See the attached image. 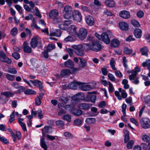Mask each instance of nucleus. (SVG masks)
<instances>
[{
    "mask_svg": "<svg viewBox=\"0 0 150 150\" xmlns=\"http://www.w3.org/2000/svg\"><path fill=\"white\" fill-rule=\"evenodd\" d=\"M96 121V119L94 118H87L86 120V122L89 125L94 123Z\"/></svg>",
    "mask_w": 150,
    "mask_h": 150,
    "instance_id": "obj_30",
    "label": "nucleus"
},
{
    "mask_svg": "<svg viewBox=\"0 0 150 150\" xmlns=\"http://www.w3.org/2000/svg\"><path fill=\"white\" fill-rule=\"evenodd\" d=\"M134 34L137 38H140L142 35V31L139 28H136L134 30Z\"/></svg>",
    "mask_w": 150,
    "mask_h": 150,
    "instance_id": "obj_24",
    "label": "nucleus"
},
{
    "mask_svg": "<svg viewBox=\"0 0 150 150\" xmlns=\"http://www.w3.org/2000/svg\"><path fill=\"white\" fill-rule=\"evenodd\" d=\"M104 3L108 7H113L115 6V3L113 0H103Z\"/></svg>",
    "mask_w": 150,
    "mask_h": 150,
    "instance_id": "obj_21",
    "label": "nucleus"
},
{
    "mask_svg": "<svg viewBox=\"0 0 150 150\" xmlns=\"http://www.w3.org/2000/svg\"><path fill=\"white\" fill-rule=\"evenodd\" d=\"M8 72L13 74H15L17 73V71L14 68H9L8 70Z\"/></svg>",
    "mask_w": 150,
    "mask_h": 150,
    "instance_id": "obj_50",
    "label": "nucleus"
},
{
    "mask_svg": "<svg viewBox=\"0 0 150 150\" xmlns=\"http://www.w3.org/2000/svg\"><path fill=\"white\" fill-rule=\"evenodd\" d=\"M13 57L16 59H18L20 57L19 54L17 52H15L12 54Z\"/></svg>",
    "mask_w": 150,
    "mask_h": 150,
    "instance_id": "obj_59",
    "label": "nucleus"
},
{
    "mask_svg": "<svg viewBox=\"0 0 150 150\" xmlns=\"http://www.w3.org/2000/svg\"><path fill=\"white\" fill-rule=\"evenodd\" d=\"M85 21L87 24L90 26H92L94 24V18L90 16H86Z\"/></svg>",
    "mask_w": 150,
    "mask_h": 150,
    "instance_id": "obj_14",
    "label": "nucleus"
},
{
    "mask_svg": "<svg viewBox=\"0 0 150 150\" xmlns=\"http://www.w3.org/2000/svg\"><path fill=\"white\" fill-rule=\"evenodd\" d=\"M142 139L144 142H148L150 141V137L146 134H144L142 137Z\"/></svg>",
    "mask_w": 150,
    "mask_h": 150,
    "instance_id": "obj_37",
    "label": "nucleus"
},
{
    "mask_svg": "<svg viewBox=\"0 0 150 150\" xmlns=\"http://www.w3.org/2000/svg\"><path fill=\"white\" fill-rule=\"evenodd\" d=\"M64 65L65 67L71 68L74 66V63L72 60H68L65 62Z\"/></svg>",
    "mask_w": 150,
    "mask_h": 150,
    "instance_id": "obj_22",
    "label": "nucleus"
},
{
    "mask_svg": "<svg viewBox=\"0 0 150 150\" xmlns=\"http://www.w3.org/2000/svg\"><path fill=\"white\" fill-rule=\"evenodd\" d=\"M30 61L31 62V64L35 68H36L38 67V62L35 59L32 58L30 60Z\"/></svg>",
    "mask_w": 150,
    "mask_h": 150,
    "instance_id": "obj_28",
    "label": "nucleus"
},
{
    "mask_svg": "<svg viewBox=\"0 0 150 150\" xmlns=\"http://www.w3.org/2000/svg\"><path fill=\"white\" fill-rule=\"evenodd\" d=\"M15 111H13L12 113L10 115V118L9 119V121L11 123L14 120Z\"/></svg>",
    "mask_w": 150,
    "mask_h": 150,
    "instance_id": "obj_48",
    "label": "nucleus"
},
{
    "mask_svg": "<svg viewBox=\"0 0 150 150\" xmlns=\"http://www.w3.org/2000/svg\"><path fill=\"white\" fill-rule=\"evenodd\" d=\"M18 32V30L17 28L14 27L11 30V34L13 36H14L16 35Z\"/></svg>",
    "mask_w": 150,
    "mask_h": 150,
    "instance_id": "obj_39",
    "label": "nucleus"
},
{
    "mask_svg": "<svg viewBox=\"0 0 150 150\" xmlns=\"http://www.w3.org/2000/svg\"><path fill=\"white\" fill-rule=\"evenodd\" d=\"M109 35H110V37H111L112 36V33L110 32H108L107 33L105 32L101 34L100 40L104 42L107 44H109L110 42Z\"/></svg>",
    "mask_w": 150,
    "mask_h": 150,
    "instance_id": "obj_7",
    "label": "nucleus"
},
{
    "mask_svg": "<svg viewBox=\"0 0 150 150\" xmlns=\"http://www.w3.org/2000/svg\"><path fill=\"white\" fill-rule=\"evenodd\" d=\"M87 31L84 28H81L79 31L78 36L81 40L84 39L86 37L87 34Z\"/></svg>",
    "mask_w": 150,
    "mask_h": 150,
    "instance_id": "obj_10",
    "label": "nucleus"
},
{
    "mask_svg": "<svg viewBox=\"0 0 150 150\" xmlns=\"http://www.w3.org/2000/svg\"><path fill=\"white\" fill-rule=\"evenodd\" d=\"M71 73L70 70L65 69L62 70L60 72L61 76L62 77H64L67 75H69Z\"/></svg>",
    "mask_w": 150,
    "mask_h": 150,
    "instance_id": "obj_27",
    "label": "nucleus"
},
{
    "mask_svg": "<svg viewBox=\"0 0 150 150\" xmlns=\"http://www.w3.org/2000/svg\"><path fill=\"white\" fill-rule=\"evenodd\" d=\"M55 46L53 45H50L47 46V50L49 52H50L51 50L54 49Z\"/></svg>",
    "mask_w": 150,
    "mask_h": 150,
    "instance_id": "obj_45",
    "label": "nucleus"
},
{
    "mask_svg": "<svg viewBox=\"0 0 150 150\" xmlns=\"http://www.w3.org/2000/svg\"><path fill=\"white\" fill-rule=\"evenodd\" d=\"M40 144L41 147L45 150H47V146L45 140V138L42 137L40 138Z\"/></svg>",
    "mask_w": 150,
    "mask_h": 150,
    "instance_id": "obj_26",
    "label": "nucleus"
},
{
    "mask_svg": "<svg viewBox=\"0 0 150 150\" xmlns=\"http://www.w3.org/2000/svg\"><path fill=\"white\" fill-rule=\"evenodd\" d=\"M109 84V92L110 93L112 92L115 90L114 88L113 87V85L112 84L110 81L108 82Z\"/></svg>",
    "mask_w": 150,
    "mask_h": 150,
    "instance_id": "obj_41",
    "label": "nucleus"
},
{
    "mask_svg": "<svg viewBox=\"0 0 150 150\" xmlns=\"http://www.w3.org/2000/svg\"><path fill=\"white\" fill-rule=\"evenodd\" d=\"M59 26L61 29L63 30H66L68 28L66 26L64 23L59 25Z\"/></svg>",
    "mask_w": 150,
    "mask_h": 150,
    "instance_id": "obj_57",
    "label": "nucleus"
},
{
    "mask_svg": "<svg viewBox=\"0 0 150 150\" xmlns=\"http://www.w3.org/2000/svg\"><path fill=\"white\" fill-rule=\"evenodd\" d=\"M119 15L121 18L126 19L129 18L130 17L129 12L125 10L120 11L119 13Z\"/></svg>",
    "mask_w": 150,
    "mask_h": 150,
    "instance_id": "obj_13",
    "label": "nucleus"
},
{
    "mask_svg": "<svg viewBox=\"0 0 150 150\" xmlns=\"http://www.w3.org/2000/svg\"><path fill=\"white\" fill-rule=\"evenodd\" d=\"M71 47L75 49L76 50H79L83 47V46L81 45H73L71 46Z\"/></svg>",
    "mask_w": 150,
    "mask_h": 150,
    "instance_id": "obj_43",
    "label": "nucleus"
},
{
    "mask_svg": "<svg viewBox=\"0 0 150 150\" xmlns=\"http://www.w3.org/2000/svg\"><path fill=\"white\" fill-rule=\"evenodd\" d=\"M6 77L8 80L10 81H13L15 78V76L14 75H11L9 74H7L6 75Z\"/></svg>",
    "mask_w": 150,
    "mask_h": 150,
    "instance_id": "obj_35",
    "label": "nucleus"
},
{
    "mask_svg": "<svg viewBox=\"0 0 150 150\" xmlns=\"http://www.w3.org/2000/svg\"><path fill=\"white\" fill-rule=\"evenodd\" d=\"M30 45L33 48H35L37 46L39 47H42V40L41 38L37 37H35L32 38L30 42Z\"/></svg>",
    "mask_w": 150,
    "mask_h": 150,
    "instance_id": "obj_6",
    "label": "nucleus"
},
{
    "mask_svg": "<svg viewBox=\"0 0 150 150\" xmlns=\"http://www.w3.org/2000/svg\"><path fill=\"white\" fill-rule=\"evenodd\" d=\"M124 53L127 54H129L132 52V49L129 48L127 47H125L123 50Z\"/></svg>",
    "mask_w": 150,
    "mask_h": 150,
    "instance_id": "obj_33",
    "label": "nucleus"
},
{
    "mask_svg": "<svg viewBox=\"0 0 150 150\" xmlns=\"http://www.w3.org/2000/svg\"><path fill=\"white\" fill-rule=\"evenodd\" d=\"M134 144V141L133 140L129 141L127 143V147L128 149H131L132 148Z\"/></svg>",
    "mask_w": 150,
    "mask_h": 150,
    "instance_id": "obj_40",
    "label": "nucleus"
},
{
    "mask_svg": "<svg viewBox=\"0 0 150 150\" xmlns=\"http://www.w3.org/2000/svg\"><path fill=\"white\" fill-rule=\"evenodd\" d=\"M79 59L80 62L78 64V67L79 68H84L87 64L86 61L84 59H82L81 58H79Z\"/></svg>",
    "mask_w": 150,
    "mask_h": 150,
    "instance_id": "obj_20",
    "label": "nucleus"
},
{
    "mask_svg": "<svg viewBox=\"0 0 150 150\" xmlns=\"http://www.w3.org/2000/svg\"><path fill=\"white\" fill-rule=\"evenodd\" d=\"M55 4H57V6L60 8H62L64 6L63 4L60 1H56Z\"/></svg>",
    "mask_w": 150,
    "mask_h": 150,
    "instance_id": "obj_62",
    "label": "nucleus"
},
{
    "mask_svg": "<svg viewBox=\"0 0 150 150\" xmlns=\"http://www.w3.org/2000/svg\"><path fill=\"white\" fill-rule=\"evenodd\" d=\"M59 100L63 101L65 104L67 103L69 100L68 98L62 96H60L59 98Z\"/></svg>",
    "mask_w": 150,
    "mask_h": 150,
    "instance_id": "obj_42",
    "label": "nucleus"
},
{
    "mask_svg": "<svg viewBox=\"0 0 150 150\" xmlns=\"http://www.w3.org/2000/svg\"><path fill=\"white\" fill-rule=\"evenodd\" d=\"M106 103L105 101H102L99 102L98 104V106L101 108L105 107L106 106Z\"/></svg>",
    "mask_w": 150,
    "mask_h": 150,
    "instance_id": "obj_51",
    "label": "nucleus"
},
{
    "mask_svg": "<svg viewBox=\"0 0 150 150\" xmlns=\"http://www.w3.org/2000/svg\"><path fill=\"white\" fill-rule=\"evenodd\" d=\"M144 13L141 11H139L137 13V16L139 18H142L144 16Z\"/></svg>",
    "mask_w": 150,
    "mask_h": 150,
    "instance_id": "obj_58",
    "label": "nucleus"
},
{
    "mask_svg": "<svg viewBox=\"0 0 150 150\" xmlns=\"http://www.w3.org/2000/svg\"><path fill=\"white\" fill-rule=\"evenodd\" d=\"M130 120L132 123L134 124L136 126H139L138 122L134 118H130Z\"/></svg>",
    "mask_w": 150,
    "mask_h": 150,
    "instance_id": "obj_61",
    "label": "nucleus"
},
{
    "mask_svg": "<svg viewBox=\"0 0 150 150\" xmlns=\"http://www.w3.org/2000/svg\"><path fill=\"white\" fill-rule=\"evenodd\" d=\"M74 52L77 55L80 57H82L84 54V51L82 49L79 50H75Z\"/></svg>",
    "mask_w": 150,
    "mask_h": 150,
    "instance_id": "obj_29",
    "label": "nucleus"
},
{
    "mask_svg": "<svg viewBox=\"0 0 150 150\" xmlns=\"http://www.w3.org/2000/svg\"><path fill=\"white\" fill-rule=\"evenodd\" d=\"M140 71V69L136 67L134 68V70L132 72V74L129 76V79L132 81V82L135 84L139 83V81L138 78H137L136 75L138 72Z\"/></svg>",
    "mask_w": 150,
    "mask_h": 150,
    "instance_id": "obj_4",
    "label": "nucleus"
},
{
    "mask_svg": "<svg viewBox=\"0 0 150 150\" xmlns=\"http://www.w3.org/2000/svg\"><path fill=\"white\" fill-rule=\"evenodd\" d=\"M41 99L38 96L35 98V104L37 105H40L41 103Z\"/></svg>",
    "mask_w": 150,
    "mask_h": 150,
    "instance_id": "obj_52",
    "label": "nucleus"
},
{
    "mask_svg": "<svg viewBox=\"0 0 150 150\" xmlns=\"http://www.w3.org/2000/svg\"><path fill=\"white\" fill-rule=\"evenodd\" d=\"M29 81L35 86H37V85H38L39 88L41 90L42 87V85L41 82L37 80H35L34 81L30 80Z\"/></svg>",
    "mask_w": 150,
    "mask_h": 150,
    "instance_id": "obj_19",
    "label": "nucleus"
},
{
    "mask_svg": "<svg viewBox=\"0 0 150 150\" xmlns=\"http://www.w3.org/2000/svg\"><path fill=\"white\" fill-rule=\"evenodd\" d=\"M92 45L89 44H85L83 46L86 50L89 51L90 50L95 52L100 51L102 49L101 45L98 41H93Z\"/></svg>",
    "mask_w": 150,
    "mask_h": 150,
    "instance_id": "obj_1",
    "label": "nucleus"
},
{
    "mask_svg": "<svg viewBox=\"0 0 150 150\" xmlns=\"http://www.w3.org/2000/svg\"><path fill=\"white\" fill-rule=\"evenodd\" d=\"M76 27L74 25H71L69 28V33L71 35H74L77 34Z\"/></svg>",
    "mask_w": 150,
    "mask_h": 150,
    "instance_id": "obj_18",
    "label": "nucleus"
},
{
    "mask_svg": "<svg viewBox=\"0 0 150 150\" xmlns=\"http://www.w3.org/2000/svg\"><path fill=\"white\" fill-rule=\"evenodd\" d=\"M90 105L88 103H84L78 105V108L80 110H88L90 108Z\"/></svg>",
    "mask_w": 150,
    "mask_h": 150,
    "instance_id": "obj_12",
    "label": "nucleus"
},
{
    "mask_svg": "<svg viewBox=\"0 0 150 150\" xmlns=\"http://www.w3.org/2000/svg\"><path fill=\"white\" fill-rule=\"evenodd\" d=\"M108 77L111 81L113 82H114L115 81V78L112 74L111 73L108 74Z\"/></svg>",
    "mask_w": 150,
    "mask_h": 150,
    "instance_id": "obj_47",
    "label": "nucleus"
},
{
    "mask_svg": "<svg viewBox=\"0 0 150 150\" xmlns=\"http://www.w3.org/2000/svg\"><path fill=\"white\" fill-rule=\"evenodd\" d=\"M72 113L75 116H80L83 113V111L80 110L76 109L72 112Z\"/></svg>",
    "mask_w": 150,
    "mask_h": 150,
    "instance_id": "obj_32",
    "label": "nucleus"
},
{
    "mask_svg": "<svg viewBox=\"0 0 150 150\" xmlns=\"http://www.w3.org/2000/svg\"><path fill=\"white\" fill-rule=\"evenodd\" d=\"M23 47L24 51L25 52L28 53H30L31 52V48L28 46V44L27 42H24L23 45Z\"/></svg>",
    "mask_w": 150,
    "mask_h": 150,
    "instance_id": "obj_16",
    "label": "nucleus"
},
{
    "mask_svg": "<svg viewBox=\"0 0 150 150\" xmlns=\"http://www.w3.org/2000/svg\"><path fill=\"white\" fill-rule=\"evenodd\" d=\"M122 61L124 67L126 68H127L128 65L127 64V59L126 57H122Z\"/></svg>",
    "mask_w": 150,
    "mask_h": 150,
    "instance_id": "obj_46",
    "label": "nucleus"
},
{
    "mask_svg": "<svg viewBox=\"0 0 150 150\" xmlns=\"http://www.w3.org/2000/svg\"><path fill=\"white\" fill-rule=\"evenodd\" d=\"M63 119L68 121L70 122L71 120V116L67 114L63 117Z\"/></svg>",
    "mask_w": 150,
    "mask_h": 150,
    "instance_id": "obj_44",
    "label": "nucleus"
},
{
    "mask_svg": "<svg viewBox=\"0 0 150 150\" xmlns=\"http://www.w3.org/2000/svg\"><path fill=\"white\" fill-rule=\"evenodd\" d=\"M80 7L83 11H89V8L86 6L82 5L80 6Z\"/></svg>",
    "mask_w": 150,
    "mask_h": 150,
    "instance_id": "obj_53",
    "label": "nucleus"
},
{
    "mask_svg": "<svg viewBox=\"0 0 150 150\" xmlns=\"http://www.w3.org/2000/svg\"><path fill=\"white\" fill-rule=\"evenodd\" d=\"M79 82L74 81L71 82L69 83L67 85V87L69 88L76 89L78 86H79Z\"/></svg>",
    "mask_w": 150,
    "mask_h": 150,
    "instance_id": "obj_15",
    "label": "nucleus"
},
{
    "mask_svg": "<svg viewBox=\"0 0 150 150\" xmlns=\"http://www.w3.org/2000/svg\"><path fill=\"white\" fill-rule=\"evenodd\" d=\"M150 63V60L149 59H147L146 61L143 62L142 63V65L143 67H144L146 66L147 67L148 64Z\"/></svg>",
    "mask_w": 150,
    "mask_h": 150,
    "instance_id": "obj_64",
    "label": "nucleus"
},
{
    "mask_svg": "<svg viewBox=\"0 0 150 150\" xmlns=\"http://www.w3.org/2000/svg\"><path fill=\"white\" fill-rule=\"evenodd\" d=\"M0 61L8 64H10L11 62V60L7 58L6 54L2 51H0Z\"/></svg>",
    "mask_w": 150,
    "mask_h": 150,
    "instance_id": "obj_9",
    "label": "nucleus"
},
{
    "mask_svg": "<svg viewBox=\"0 0 150 150\" xmlns=\"http://www.w3.org/2000/svg\"><path fill=\"white\" fill-rule=\"evenodd\" d=\"M8 131L10 132L11 134V135L13 137V141L15 142H16V137H15V135L14 133L13 132L12 130L10 128H8Z\"/></svg>",
    "mask_w": 150,
    "mask_h": 150,
    "instance_id": "obj_54",
    "label": "nucleus"
},
{
    "mask_svg": "<svg viewBox=\"0 0 150 150\" xmlns=\"http://www.w3.org/2000/svg\"><path fill=\"white\" fill-rule=\"evenodd\" d=\"M72 17L77 21L80 22L82 19V16L80 12L77 10L73 11Z\"/></svg>",
    "mask_w": 150,
    "mask_h": 150,
    "instance_id": "obj_11",
    "label": "nucleus"
},
{
    "mask_svg": "<svg viewBox=\"0 0 150 150\" xmlns=\"http://www.w3.org/2000/svg\"><path fill=\"white\" fill-rule=\"evenodd\" d=\"M64 135L65 137L68 138H71L73 136L69 132H66L64 133Z\"/></svg>",
    "mask_w": 150,
    "mask_h": 150,
    "instance_id": "obj_55",
    "label": "nucleus"
},
{
    "mask_svg": "<svg viewBox=\"0 0 150 150\" xmlns=\"http://www.w3.org/2000/svg\"><path fill=\"white\" fill-rule=\"evenodd\" d=\"M96 84L93 83L87 84L86 83L79 82V88L83 91H89L95 87Z\"/></svg>",
    "mask_w": 150,
    "mask_h": 150,
    "instance_id": "obj_5",
    "label": "nucleus"
},
{
    "mask_svg": "<svg viewBox=\"0 0 150 150\" xmlns=\"http://www.w3.org/2000/svg\"><path fill=\"white\" fill-rule=\"evenodd\" d=\"M119 26L122 30H127L128 29V25L126 22H120L119 23Z\"/></svg>",
    "mask_w": 150,
    "mask_h": 150,
    "instance_id": "obj_17",
    "label": "nucleus"
},
{
    "mask_svg": "<svg viewBox=\"0 0 150 150\" xmlns=\"http://www.w3.org/2000/svg\"><path fill=\"white\" fill-rule=\"evenodd\" d=\"M140 122L142 127L144 129L150 127V120L147 118H142L140 120Z\"/></svg>",
    "mask_w": 150,
    "mask_h": 150,
    "instance_id": "obj_8",
    "label": "nucleus"
},
{
    "mask_svg": "<svg viewBox=\"0 0 150 150\" xmlns=\"http://www.w3.org/2000/svg\"><path fill=\"white\" fill-rule=\"evenodd\" d=\"M74 123L75 125L78 126L80 125L82 123V121L80 119H77L74 120Z\"/></svg>",
    "mask_w": 150,
    "mask_h": 150,
    "instance_id": "obj_49",
    "label": "nucleus"
},
{
    "mask_svg": "<svg viewBox=\"0 0 150 150\" xmlns=\"http://www.w3.org/2000/svg\"><path fill=\"white\" fill-rule=\"evenodd\" d=\"M141 51L142 52V55H145L146 56H148L147 52L148 51V50L146 47H144L142 48L141 49Z\"/></svg>",
    "mask_w": 150,
    "mask_h": 150,
    "instance_id": "obj_34",
    "label": "nucleus"
},
{
    "mask_svg": "<svg viewBox=\"0 0 150 150\" xmlns=\"http://www.w3.org/2000/svg\"><path fill=\"white\" fill-rule=\"evenodd\" d=\"M63 12L64 18L66 19H69L72 17L73 11L70 6L66 5L64 7Z\"/></svg>",
    "mask_w": 150,
    "mask_h": 150,
    "instance_id": "obj_3",
    "label": "nucleus"
},
{
    "mask_svg": "<svg viewBox=\"0 0 150 150\" xmlns=\"http://www.w3.org/2000/svg\"><path fill=\"white\" fill-rule=\"evenodd\" d=\"M131 23L132 24L134 27H139L140 26L139 23L135 20L133 19L131 20Z\"/></svg>",
    "mask_w": 150,
    "mask_h": 150,
    "instance_id": "obj_38",
    "label": "nucleus"
},
{
    "mask_svg": "<svg viewBox=\"0 0 150 150\" xmlns=\"http://www.w3.org/2000/svg\"><path fill=\"white\" fill-rule=\"evenodd\" d=\"M1 95L5 96L7 98L12 97L14 95V93L10 92H2L1 93Z\"/></svg>",
    "mask_w": 150,
    "mask_h": 150,
    "instance_id": "obj_31",
    "label": "nucleus"
},
{
    "mask_svg": "<svg viewBox=\"0 0 150 150\" xmlns=\"http://www.w3.org/2000/svg\"><path fill=\"white\" fill-rule=\"evenodd\" d=\"M56 123L57 125L61 127H63L64 125V122L63 121L60 120L57 121L56 122Z\"/></svg>",
    "mask_w": 150,
    "mask_h": 150,
    "instance_id": "obj_56",
    "label": "nucleus"
},
{
    "mask_svg": "<svg viewBox=\"0 0 150 150\" xmlns=\"http://www.w3.org/2000/svg\"><path fill=\"white\" fill-rule=\"evenodd\" d=\"M59 12L56 9L51 10L49 13L50 17L53 21V23L55 24L60 23L62 22V18L58 16Z\"/></svg>",
    "mask_w": 150,
    "mask_h": 150,
    "instance_id": "obj_2",
    "label": "nucleus"
},
{
    "mask_svg": "<svg viewBox=\"0 0 150 150\" xmlns=\"http://www.w3.org/2000/svg\"><path fill=\"white\" fill-rule=\"evenodd\" d=\"M0 140L6 144H8V143L7 140L3 137L0 136Z\"/></svg>",
    "mask_w": 150,
    "mask_h": 150,
    "instance_id": "obj_60",
    "label": "nucleus"
},
{
    "mask_svg": "<svg viewBox=\"0 0 150 150\" xmlns=\"http://www.w3.org/2000/svg\"><path fill=\"white\" fill-rule=\"evenodd\" d=\"M121 95L122 97L123 98H126L127 96V94L126 93L125 90H123L122 91Z\"/></svg>",
    "mask_w": 150,
    "mask_h": 150,
    "instance_id": "obj_63",
    "label": "nucleus"
},
{
    "mask_svg": "<svg viewBox=\"0 0 150 150\" xmlns=\"http://www.w3.org/2000/svg\"><path fill=\"white\" fill-rule=\"evenodd\" d=\"M62 32L59 29H56L55 31L52 32L50 33V36H55L57 37H60L61 34Z\"/></svg>",
    "mask_w": 150,
    "mask_h": 150,
    "instance_id": "obj_25",
    "label": "nucleus"
},
{
    "mask_svg": "<svg viewBox=\"0 0 150 150\" xmlns=\"http://www.w3.org/2000/svg\"><path fill=\"white\" fill-rule=\"evenodd\" d=\"M120 42L117 39H113L111 40L110 45L111 47H118L120 45Z\"/></svg>",
    "mask_w": 150,
    "mask_h": 150,
    "instance_id": "obj_23",
    "label": "nucleus"
},
{
    "mask_svg": "<svg viewBox=\"0 0 150 150\" xmlns=\"http://www.w3.org/2000/svg\"><path fill=\"white\" fill-rule=\"evenodd\" d=\"M24 93L26 95H34L36 94V92L34 91L29 89L25 91Z\"/></svg>",
    "mask_w": 150,
    "mask_h": 150,
    "instance_id": "obj_36",
    "label": "nucleus"
}]
</instances>
